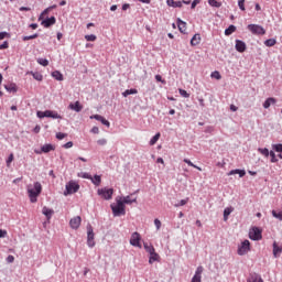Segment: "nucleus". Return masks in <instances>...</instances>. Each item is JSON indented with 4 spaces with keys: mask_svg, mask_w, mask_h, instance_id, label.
<instances>
[{
    "mask_svg": "<svg viewBox=\"0 0 282 282\" xmlns=\"http://www.w3.org/2000/svg\"><path fill=\"white\" fill-rule=\"evenodd\" d=\"M43 192V185L41 183L35 182L33 184V188H28V195L31 204H36L39 195Z\"/></svg>",
    "mask_w": 282,
    "mask_h": 282,
    "instance_id": "nucleus-1",
    "label": "nucleus"
},
{
    "mask_svg": "<svg viewBox=\"0 0 282 282\" xmlns=\"http://www.w3.org/2000/svg\"><path fill=\"white\" fill-rule=\"evenodd\" d=\"M110 208L113 217H122V215H127V209L124 203H122V198L117 199V204H111Z\"/></svg>",
    "mask_w": 282,
    "mask_h": 282,
    "instance_id": "nucleus-2",
    "label": "nucleus"
},
{
    "mask_svg": "<svg viewBox=\"0 0 282 282\" xmlns=\"http://www.w3.org/2000/svg\"><path fill=\"white\" fill-rule=\"evenodd\" d=\"M36 116L40 119L52 118L53 120H63V117L58 115L57 111H54V110H45V111L37 110Z\"/></svg>",
    "mask_w": 282,
    "mask_h": 282,
    "instance_id": "nucleus-3",
    "label": "nucleus"
},
{
    "mask_svg": "<svg viewBox=\"0 0 282 282\" xmlns=\"http://www.w3.org/2000/svg\"><path fill=\"white\" fill-rule=\"evenodd\" d=\"M78 191H80V185L74 181H69L66 184L64 195L67 197V195H74V193H78Z\"/></svg>",
    "mask_w": 282,
    "mask_h": 282,
    "instance_id": "nucleus-4",
    "label": "nucleus"
},
{
    "mask_svg": "<svg viewBox=\"0 0 282 282\" xmlns=\"http://www.w3.org/2000/svg\"><path fill=\"white\" fill-rule=\"evenodd\" d=\"M247 30H249V32H251V34H254L256 36H263V34H265V29H263L259 24H249L247 26Z\"/></svg>",
    "mask_w": 282,
    "mask_h": 282,
    "instance_id": "nucleus-5",
    "label": "nucleus"
},
{
    "mask_svg": "<svg viewBox=\"0 0 282 282\" xmlns=\"http://www.w3.org/2000/svg\"><path fill=\"white\" fill-rule=\"evenodd\" d=\"M249 239H251L252 241H261V239H263L261 228L259 227L251 228V230L249 231Z\"/></svg>",
    "mask_w": 282,
    "mask_h": 282,
    "instance_id": "nucleus-6",
    "label": "nucleus"
},
{
    "mask_svg": "<svg viewBox=\"0 0 282 282\" xmlns=\"http://www.w3.org/2000/svg\"><path fill=\"white\" fill-rule=\"evenodd\" d=\"M250 252V240H243L241 245L238 247L237 254L239 257H243Z\"/></svg>",
    "mask_w": 282,
    "mask_h": 282,
    "instance_id": "nucleus-7",
    "label": "nucleus"
},
{
    "mask_svg": "<svg viewBox=\"0 0 282 282\" xmlns=\"http://www.w3.org/2000/svg\"><path fill=\"white\" fill-rule=\"evenodd\" d=\"M87 246L88 248H94V246H96V241H94V227H91V224L87 225Z\"/></svg>",
    "mask_w": 282,
    "mask_h": 282,
    "instance_id": "nucleus-8",
    "label": "nucleus"
},
{
    "mask_svg": "<svg viewBox=\"0 0 282 282\" xmlns=\"http://www.w3.org/2000/svg\"><path fill=\"white\" fill-rule=\"evenodd\" d=\"M97 195L102 197V199L109 200V199H111V197H113V188H107V187L99 188L97 191Z\"/></svg>",
    "mask_w": 282,
    "mask_h": 282,
    "instance_id": "nucleus-9",
    "label": "nucleus"
},
{
    "mask_svg": "<svg viewBox=\"0 0 282 282\" xmlns=\"http://www.w3.org/2000/svg\"><path fill=\"white\" fill-rule=\"evenodd\" d=\"M140 239H142V237H140V235L138 234V231H134V232L131 235L130 243H131L134 248H142V245H140Z\"/></svg>",
    "mask_w": 282,
    "mask_h": 282,
    "instance_id": "nucleus-10",
    "label": "nucleus"
},
{
    "mask_svg": "<svg viewBox=\"0 0 282 282\" xmlns=\"http://www.w3.org/2000/svg\"><path fill=\"white\" fill-rule=\"evenodd\" d=\"M82 221H83V218H80V216H76L69 220V226L73 230H78L80 228Z\"/></svg>",
    "mask_w": 282,
    "mask_h": 282,
    "instance_id": "nucleus-11",
    "label": "nucleus"
},
{
    "mask_svg": "<svg viewBox=\"0 0 282 282\" xmlns=\"http://www.w3.org/2000/svg\"><path fill=\"white\" fill-rule=\"evenodd\" d=\"M41 25H43V28H52V25H56V17L52 15L51 18L42 20Z\"/></svg>",
    "mask_w": 282,
    "mask_h": 282,
    "instance_id": "nucleus-12",
    "label": "nucleus"
},
{
    "mask_svg": "<svg viewBox=\"0 0 282 282\" xmlns=\"http://www.w3.org/2000/svg\"><path fill=\"white\" fill-rule=\"evenodd\" d=\"M204 273V267H197L195 274L192 278V282H202V274Z\"/></svg>",
    "mask_w": 282,
    "mask_h": 282,
    "instance_id": "nucleus-13",
    "label": "nucleus"
},
{
    "mask_svg": "<svg viewBox=\"0 0 282 282\" xmlns=\"http://www.w3.org/2000/svg\"><path fill=\"white\" fill-rule=\"evenodd\" d=\"M236 50L240 53L243 54V52H246V50L248 48V46L246 45V42L241 41V40H236V45H235Z\"/></svg>",
    "mask_w": 282,
    "mask_h": 282,
    "instance_id": "nucleus-14",
    "label": "nucleus"
},
{
    "mask_svg": "<svg viewBox=\"0 0 282 282\" xmlns=\"http://www.w3.org/2000/svg\"><path fill=\"white\" fill-rule=\"evenodd\" d=\"M281 252H282V245L279 246V243L276 241L273 242V257L274 259H279V257H281Z\"/></svg>",
    "mask_w": 282,
    "mask_h": 282,
    "instance_id": "nucleus-15",
    "label": "nucleus"
},
{
    "mask_svg": "<svg viewBox=\"0 0 282 282\" xmlns=\"http://www.w3.org/2000/svg\"><path fill=\"white\" fill-rule=\"evenodd\" d=\"M4 89H6V91H8V94H17V91H19V88L17 87V84H14V83L4 85Z\"/></svg>",
    "mask_w": 282,
    "mask_h": 282,
    "instance_id": "nucleus-16",
    "label": "nucleus"
},
{
    "mask_svg": "<svg viewBox=\"0 0 282 282\" xmlns=\"http://www.w3.org/2000/svg\"><path fill=\"white\" fill-rule=\"evenodd\" d=\"M272 105H276V98H274V97H269V98H267V99L264 100L262 107H263L264 109H270V107H271Z\"/></svg>",
    "mask_w": 282,
    "mask_h": 282,
    "instance_id": "nucleus-17",
    "label": "nucleus"
},
{
    "mask_svg": "<svg viewBox=\"0 0 282 282\" xmlns=\"http://www.w3.org/2000/svg\"><path fill=\"white\" fill-rule=\"evenodd\" d=\"M202 43V35L199 33L194 34V36L191 39V45L192 47H195Z\"/></svg>",
    "mask_w": 282,
    "mask_h": 282,
    "instance_id": "nucleus-18",
    "label": "nucleus"
},
{
    "mask_svg": "<svg viewBox=\"0 0 282 282\" xmlns=\"http://www.w3.org/2000/svg\"><path fill=\"white\" fill-rule=\"evenodd\" d=\"M68 107L73 111H76V113H80V111H83V105H80V101H75L74 104H69Z\"/></svg>",
    "mask_w": 282,
    "mask_h": 282,
    "instance_id": "nucleus-19",
    "label": "nucleus"
},
{
    "mask_svg": "<svg viewBox=\"0 0 282 282\" xmlns=\"http://www.w3.org/2000/svg\"><path fill=\"white\" fill-rule=\"evenodd\" d=\"M176 23H177V28H178V31L181 32V34H186V22L182 21V19H177L176 20Z\"/></svg>",
    "mask_w": 282,
    "mask_h": 282,
    "instance_id": "nucleus-20",
    "label": "nucleus"
},
{
    "mask_svg": "<svg viewBox=\"0 0 282 282\" xmlns=\"http://www.w3.org/2000/svg\"><path fill=\"white\" fill-rule=\"evenodd\" d=\"M42 153H50L51 151H56V147H54L52 143H46L41 147Z\"/></svg>",
    "mask_w": 282,
    "mask_h": 282,
    "instance_id": "nucleus-21",
    "label": "nucleus"
},
{
    "mask_svg": "<svg viewBox=\"0 0 282 282\" xmlns=\"http://www.w3.org/2000/svg\"><path fill=\"white\" fill-rule=\"evenodd\" d=\"M155 261H160V254L154 250L152 253H150V258H149L150 265H153Z\"/></svg>",
    "mask_w": 282,
    "mask_h": 282,
    "instance_id": "nucleus-22",
    "label": "nucleus"
},
{
    "mask_svg": "<svg viewBox=\"0 0 282 282\" xmlns=\"http://www.w3.org/2000/svg\"><path fill=\"white\" fill-rule=\"evenodd\" d=\"M42 214L46 216V219H52V215H54V209H50L48 207L42 208Z\"/></svg>",
    "mask_w": 282,
    "mask_h": 282,
    "instance_id": "nucleus-23",
    "label": "nucleus"
},
{
    "mask_svg": "<svg viewBox=\"0 0 282 282\" xmlns=\"http://www.w3.org/2000/svg\"><path fill=\"white\" fill-rule=\"evenodd\" d=\"M52 78H54L55 80H64L63 77V73H61V70H54L51 73Z\"/></svg>",
    "mask_w": 282,
    "mask_h": 282,
    "instance_id": "nucleus-24",
    "label": "nucleus"
},
{
    "mask_svg": "<svg viewBox=\"0 0 282 282\" xmlns=\"http://www.w3.org/2000/svg\"><path fill=\"white\" fill-rule=\"evenodd\" d=\"M235 32H237V26L231 24L225 30V36H230L231 34H235Z\"/></svg>",
    "mask_w": 282,
    "mask_h": 282,
    "instance_id": "nucleus-25",
    "label": "nucleus"
},
{
    "mask_svg": "<svg viewBox=\"0 0 282 282\" xmlns=\"http://www.w3.org/2000/svg\"><path fill=\"white\" fill-rule=\"evenodd\" d=\"M137 202H138V198H132L131 199V196H126L121 200V204H123V206H124L126 204L131 205V204H135Z\"/></svg>",
    "mask_w": 282,
    "mask_h": 282,
    "instance_id": "nucleus-26",
    "label": "nucleus"
},
{
    "mask_svg": "<svg viewBox=\"0 0 282 282\" xmlns=\"http://www.w3.org/2000/svg\"><path fill=\"white\" fill-rule=\"evenodd\" d=\"M170 8H182V1L166 0Z\"/></svg>",
    "mask_w": 282,
    "mask_h": 282,
    "instance_id": "nucleus-27",
    "label": "nucleus"
},
{
    "mask_svg": "<svg viewBox=\"0 0 282 282\" xmlns=\"http://www.w3.org/2000/svg\"><path fill=\"white\" fill-rule=\"evenodd\" d=\"M90 181L95 186H98L99 184H101L102 178L100 177V175L95 174L94 176H91Z\"/></svg>",
    "mask_w": 282,
    "mask_h": 282,
    "instance_id": "nucleus-28",
    "label": "nucleus"
},
{
    "mask_svg": "<svg viewBox=\"0 0 282 282\" xmlns=\"http://www.w3.org/2000/svg\"><path fill=\"white\" fill-rule=\"evenodd\" d=\"M135 94H138V89L131 88V89L124 90L122 93V96H123V98H127L128 96L135 95Z\"/></svg>",
    "mask_w": 282,
    "mask_h": 282,
    "instance_id": "nucleus-29",
    "label": "nucleus"
},
{
    "mask_svg": "<svg viewBox=\"0 0 282 282\" xmlns=\"http://www.w3.org/2000/svg\"><path fill=\"white\" fill-rule=\"evenodd\" d=\"M265 47H274L276 45V39H268L264 41Z\"/></svg>",
    "mask_w": 282,
    "mask_h": 282,
    "instance_id": "nucleus-30",
    "label": "nucleus"
},
{
    "mask_svg": "<svg viewBox=\"0 0 282 282\" xmlns=\"http://www.w3.org/2000/svg\"><path fill=\"white\" fill-rule=\"evenodd\" d=\"M143 248L145 252H149L150 254L155 250V247H153V245H149V242H144Z\"/></svg>",
    "mask_w": 282,
    "mask_h": 282,
    "instance_id": "nucleus-31",
    "label": "nucleus"
},
{
    "mask_svg": "<svg viewBox=\"0 0 282 282\" xmlns=\"http://www.w3.org/2000/svg\"><path fill=\"white\" fill-rule=\"evenodd\" d=\"M231 213H232V207H226L224 209V221H228V217H230Z\"/></svg>",
    "mask_w": 282,
    "mask_h": 282,
    "instance_id": "nucleus-32",
    "label": "nucleus"
},
{
    "mask_svg": "<svg viewBox=\"0 0 282 282\" xmlns=\"http://www.w3.org/2000/svg\"><path fill=\"white\" fill-rule=\"evenodd\" d=\"M258 153H261L264 158H270V150L268 148H258Z\"/></svg>",
    "mask_w": 282,
    "mask_h": 282,
    "instance_id": "nucleus-33",
    "label": "nucleus"
},
{
    "mask_svg": "<svg viewBox=\"0 0 282 282\" xmlns=\"http://www.w3.org/2000/svg\"><path fill=\"white\" fill-rule=\"evenodd\" d=\"M30 74L33 76L34 80H39L40 83L43 80V74L39 72H30Z\"/></svg>",
    "mask_w": 282,
    "mask_h": 282,
    "instance_id": "nucleus-34",
    "label": "nucleus"
},
{
    "mask_svg": "<svg viewBox=\"0 0 282 282\" xmlns=\"http://www.w3.org/2000/svg\"><path fill=\"white\" fill-rule=\"evenodd\" d=\"M160 137H161L160 132H158L154 137H152L149 142L150 147H154V144L158 143V140H160Z\"/></svg>",
    "mask_w": 282,
    "mask_h": 282,
    "instance_id": "nucleus-35",
    "label": "nucleus"
},
{
    "mask_svg": "<svg viewBox=\"0 0 282 282\" xmlns=\"http://www.w3.org/2000/svg\"><path fill=\"white\" fill-rule=\"evenodd\" d=\"M37 63L39 65H42V67H47V65H50V61L43 57L37 58Z\"/></svg>",
    "mask_w": 282,
    "mask_h": 282,
    "instance_id": "nucleus-36",
    "label": "nucleus"
},
{
    "mask_svg": "<svg viewBox=\"0 0 282 282\" xmlns=\"http://www.w3.org/2000/svg\"><path fill=\"white\" fill-rule=\"evenodd\" d=\"M183 162H185V164H187L188 166H192L193 169H197V171H202V167L195 165V163H192L189 159H184Z\"/></svg>",
    "mask_w": 282,
    "mask_h": 282,
    "instance_id": "nucleus-37",
    "label": "nucleus"
},
{
    "mask_svg": "<svg viewBox=\"0 0 282 282\" xmlns=\"http://www.w3.org/2000/svg\"><path fill=\"white\" fill-rule=\"evenodd\" d=\"M208 4L212 6V8H221V2L217 0H208Z\"/></svg>",
    "mask_w": 282,
    "mask_h": 282,
    "instance_id": "nucleus-38",
    "label": "nucleus"
},
{
    "mask_svg": "<svg viewBox=\"0 0 282 282\" xmlns=\"http://www.w3.org/2000/svg\"><path fill=\"white\" fill-rule=\"evenodd\" d=\"M34 39H39V33H35L33 35H24V36H22V41H32Z\"/></svg>",
    "mask_w": 282,
    "mask_h": 282,
    "instance_id": "nucleus-39",
    "label": "nucleus"
},
{
    "mask_svg": "<svg viewBox=\"0 0 282 282\" xmlns=\"http://www.w3.org/2000/svg\"><path fill=\"white\" fill-rule=\"evenodd\" d=\"M210 77L215 78L216 80H221V74L218 70L212 72Z\"/></svg>",
    "mask_w": 282,
    "mask_h": 282,
    "instance_id": "nucleus-40",
    "label": "nucleus"
},
{
    "mask_svg": "<svg viewBox=\"0 0 282 282\" xmlns=\"http://www.w3.org/2000/svg\"><path fill=\"white\" fill-rule=\"evenodd\" d=\"M269 155L271 158L272 164H276V162H279V159H276V154L274 153V151H270Z\"/></svg>",
    "mask_w": 282,
    "mask_h": 282,
    "instance_id": "nucleus-41",
    "label": "nucleus"
},
{
    "mask_svg": "<svg viewBox=\"0 0 282 282\" xmlns=\"http://www.w3.org/2000/svg\"><path fill=\"white\" fill-rule=\"evenodd\" d=\"M273 151L276 153H282V143H276L272 145Z\"/></svg>",
    "mask_w": 282,
    "mask_h": 282,
    "instance_id": "nucleus-42",
    "label": "nucleus"
},
{
    "mask_svg": "<svg viewBox=\"0 0 282 282\" xmlns=\"http://www.w3.org/2000/svg\"><path fill=\"white\" fill-rule=\"evenodd\" d=\"M178 94H180L183 98H191V94H188L185 89L180 88V89H178Z\"/></svg>",
    "mask_w": 282,
    "mask_h": 282,
    "instance_id": "nucleus-43",
    "label": "nucleus"
},
{
    "mask_svg": "<svg viewBox=\"0 0 282 282\" xmlns=\"http://www.w3.org/2000/svg\"><path fill=\"white\" fill-rule=\"evenodd\" d=\"M50 9L48 7L40 14L39 17V21H43V19H45L46 14H50Z\"/></svg>",
    "mask_w": 282,
    "mask_h": 282,
    "instance_id": "nucleus-44",
    "label": "nucleus"
},
{
    "mask_svg": "<svg viewBox=\"0 0 282 282\" xmlns=\"http://www.w3.org/2000/svg\"><path fill=\"white\" fill-rule=\"evenodd\" d=\"M78 177H83V180H91V174L87 172H82L80 174H78Z\"/></svg>",
    "mask_w": 282,
    "mask_h": 282,
    "instance_id": "nucleus-45",
    "label": "nucleus"
},
{
    "mask_svg": "<svg viewBox=\"0 0 282 282\" xmlns=\"http://www.w3.org/2000/svg\"><path fill=\"white\" fill-rule=\"evenodd\" d=\"M238 7L242 12H246V0H239Z\"/></svg>",
    "mask_w": 282,
    "mask_h": 282,
    "instance_id": "nucleus-46",
    "label": "nucleus"
},
{
    "mask_svg": "<svg viewBox=\"0 0 282 282\" xmlns=\"http://www.w3.org/2000/svg\"><path fill=\"white\" fill-rule=\"evenodd\" d=\"M55 137L57 140H65V138H67V133L57 132Z\"/></svg>",
    "mask_w": 282,
    "mask_h": 282,
    "instance_id": "nucleus-47",
    "label": "nucleus"
},
{
    "mask_svg": "<svg viewBox=\"0 0 282 282\" xmlns=\"http://www.w3.org/2000/svg\"><path fill=\"white\" fill-rule=\"evenodd\" d=\"M156 83H162V85H166V80L162 78V75H155Z\"/></svg>",
    "mask_w": 282,
    "mask_h": 282,
    "instance_id": "nucleus-48",
    "label": "nucleus"
},
{
    "mask_svg": "<svg viewBox=\"0 0 282 282\" xmlns=\"http://www.w3.org/2000/svg\"><path fill=\"white\" fill-rule=\"evenodd\" d=\"M6 37L10 39V33L6 31L0 32V41H3Z\"/></svg>",
    "mask_w": 282,
    "mask_h": 282,
    "instance_id": "nucleus-49",
    "label": "nucleus"
},
{
    "mask_svg": "<svg viewBox=\"0 0 282 282\" xmlns=\"http://www.w3.org/2000/svg\"><path fill=\"white\" fill-rule=\"evenodd\" d=\"M102 116H100V115H93V116H90V120H97L98 122H101V120H102Z\"/></svg>",
    "mask_w": 282,
    "mask_h": 282,
    "instance_id": "nucleus-50",
    "label": "nucleus"
},
{
    "mask_svg": "<svg viewBox=\"0 0 282 282\" xmlns=\"http://www.w3.org/2000/svg\"><path fill=\"white\" fill-rule=\"evenodd\" d=\"M188 204L187 199H181L177 204H175L176 208H180V206H186Z\"/></svg>",
    "mask_w": 282,
    "mask_h": 282,
    "instance_id": "nucleus-51",
    "label": "nucleus"
},
{
    "mask_svg": "<svg viewBox=\"0 0 282 282\" xmlns=\"http://www.w3.org/2000/svg\"><path fill=\"white\" fill-rule=\"evenodd\" d=\"M154 226H155L156 230H160L162 228V221H160V219L155 218Z\"/></svg>",
    "mask_w": 282,
    "mask_h": 282,
    "instance_id": "nucleus-52",
    "label": "nucleus"
},
{
    "mask_svg": "<svg viewBox=\"0 0 282 282\" xmlns=\"http://www.w3.org/2000/svg\"><path fill=\"white\" fill-rule=\"evenodd\" d=\"M101 124H104L105 127H107L108 129L111 127V123L109 122V120H107L105 117L101 119Z\"/></svg>",
    "mask_w": 282,
    "mask_h": 282,
    "instance_id": "nucleus-53",
    "label": "nucleus"
},
{
    "mask_svg": "<svg viewBox=\"0 0 282 282\" xmlns=\"http://www.w3.org/2000/svg\"><path fill=\"white\" fill-rule=\"evenodd\" d=\"M85 39L87 41L94 42L96 41L97 36L95 34L85 35Z\"/></svg>",
    "mask_w": 282,
    "mask_h": 282,
    "instance_id": "nucleus-54",
    "label": "nucleus"
},
{
    "mask_svg": "<svg viewBox=\"0 0 282 282\" xmlns=\"http://www.w3.org/2000/svg\"><path fill=\"white\" fill-rule=\"evenodd\" d=\"M6 237H8V230L0 229V239H6Z\"/></svg>",
    "mask_w": 282,
    "mask_h": 282,
    "instance_id": "nucleus-55",
    "label": "nucleus"
},
{
    "mask_svg": "<svg viewBox=\"0 0 282 282\" xmlns=\"http://www.w3.org/2000/svg\"><path fill=\"white\" fill-rule=\"evenodd\" d=\"M10 47V43L8 41H4L2 44H0V50H8Z\"/></svg>",
    "mask_w": 282,
    "mask_h": 282,
    "instance_id": "nucleus-56",
    "label": "nucleus"
},
{
    "mask_svg": "<svg viewBox=\"0 0 282 282\" xmlns=\"http://www.w3.org/2000/svg\"><path fill=\"white\" fill-rule=\"evenodd\" d=\"M13 160H14V154H10L7 159V166H10V164H12Z\"/></svg>",
    "mask_w": 282,
    "mask_h": 282,
    "instance_id": "nucleus-57",
    "label": "nucleus"
},
{
    "mask_svg": "<svg viewBox=\"0 0 282 282\" xmlns=\"http://www.w3.org/2000/svg\"><path fill=\"white\" fill-rule=\"evenodd\" d=\"M97 144H99V147H105V144H107V139L97 140Z\"/></svg>",
    "mask_w": 282,
    "mask_h": 282,
    "instance_id": "nucleus-58",
    "label": "nucleus"
},
{
    "mask_svg": "<svg viewBox=\"0 0 282 282\" xmlns=\"http://www.w3.org/2000/svg\"><path fill=\"white\" fill-rule=\"evenodd\" d=\"M7 263H14V256L10 254L6 259Z\"/></svg>",
    "mask_w": 282,
    "mask_h": 282,
    "instance_id": "nucleus-59",
    "label": "nucleus"
},
{
    "mask_svg": "<svg viewBox=\"0 0 282 282\" xmlns=\"http://www.w3.org/2000/svg\"><path fill=\"white\" fill-rule=\"evenodd\" d=\"M72 147H74V142L72 141H68L63 145L64 149H72Z\"/></svg>",
    "mask_w": 282,
    "mask_h": 282,
    "instance_id": "nucleus-60",
    "label": "nucleus"
},
{
    "mask_svg": "<svg viewBox=\"0 0 282 282\" xmlns=\"http://www.w3.org/2000/svg\"><path fill=\"white\" fill-rule=\"evenodd\" d=\"M240 171H241L240 169L231 170V171L228 173V175H239Z\"/></svg>",
    "mask_w": 282,
    "mask_h": 282,
    "instance_id": "nucleus-61",
    "label": "nucleus"
},
{
    "mask_svg": "<svg viewBox=\"0 0 282 282\" xmlns=\"http://www.w3.org/2000/svg\"><path fill=\"white\" fill-rule=\"evenodd\" d=\"M213 131H215V128L212 127V126H208V127H206V129H205V133H213Z\"/></svg>",
    "mask_w": 282,
    "mask_h": 282,
    "instance_id": "nucleus-62",
    "label": "nucleus"
},
{
    "mask_svg": "<svg viewBox=\"0 0 282 282\" xmlns=\"http://www.w3.org/2000/svg\"><path fill=\"white\" fill-rule=\"evenodd\" d=\"M198 3H199V0H194L191 4L192 10H195V8H197Z\"/></svg>",
    "mask_w": 282,
    "mask_h": 282,
    "instance_id": "nucleus-63",
    "label": "nucleus"
},
{
    "mask_svg": "<svg viewBox=\"0 0 282 282\" xmlns=\"http://www.w3.org/2000/svg\"><path fill=\"white\" fill-rule=\"evenodd\" d=\"M33 133H41V126H35L33 129Z\"/></svg>",
    "mask_w": 282,
    "mask_h": 282,
    "instance_id": "nucleus-64",
    "label": "nucleus"
}]
</instances>
